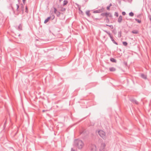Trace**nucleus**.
I'll use <instances>...</instances> for the list:
<instances>
[{
    "label": "nucleus",
    "instance_id": "nucleus-30",
    "mask_svg": "<svg viewBox=\"0 0 151 151\" xmlns=\"http://www.w3.org/2000/svg\"><path fill=\"white\" fill-rule=\"evenodd\" d=\"M97 20H100V19L98 18H95L94 19V21H96Z\"/></svg>",
    "mask_w": 151,
    "mask_h": 151
},
{
    "label": "nucleus",
    "instance_id": "nucleus-26",
    "mask_svg": "<svg viewBox=\"0 0 151 151\" xmlns=\"http://www.w3.org/2000/svg\"><path fill=\"white\" fill-rule=\"evenodd\" d=\"M114 16L118 17L119 16L118 13L117 12H115L114 13Z\"/></svg>",
    "mask_w": 151,
    "mask_h": 151
},
{
    "label": "nucleus",
    "instance_id": "nucleus-10",
    "mask_svg": "<svg viewBox=\"0 0 151 151\" xmlns=\"http://www.w3.org/2000/svg\"><path fill=\"white\" fill-rule=\"evenodd\" d=\"M141 77L145 79H146L147 78L146 76L144 74H142L141 75Z\"/></svg>",
    "mask_w": 151,
    "mask_h": 151
},
{
    "label": "nucleus",
    "instance_id": "nucleus-33",
    "mask_svg": "<svg viewBox=\"0 0 151 151\" xmlns=\"http://www.w3.org/2000/svg\"><path fill=\"white\" fill-rule=\"evenodd\" d=\"M109 17H112V15L109 13Z\"/></svg>",
    "mask_w": 151,
    "mask_h": 151
},
{
    "label": "nucleus",
    "instance_id": "nucleus-40",
    "mask_svg": "<svg viewBox=\"0 0 151 151\" xmlns=\"http://www.w3.org/2000/svg\"><path fill=\"white\" fill-rule=\"evenodd\" d=\"M88 0H85V1H86V2Z\"/></svg>",
    "mask_w": 151,
    "mask_h": 151
},
{
    "label": "nucleus",
    "instance_id": "nucleus-5",
    "mask_svg": "<svg viewBox=\"0 0 151 151\" xmlns=\"http://www.w3.org/2000/svg\"><path fill=\"white\" fill-rule=\"evenodd\" d=\"M91 151H96V146L95 145H92L91 146Z\"/></svg>",
    "mask_w": 151,
    "mask_h": 151
},
{
    "label": "nucleus",
    "instance_id": "nucleus-29",
    "mask_svg": "<svg viewBox=\"0 0 151 151\" xmlns=\"http://www.w3.org/2000/svg\"><path fill=\"white\" fill-rule=\"evenodd\" d=\"M25 12H26L27 13L28 12V10H27V6H26V7Z\"/></svg>",
    "mask_w": 151,
    "mask_h": 151
},
{
    "label": "nucleus",
    "instance_id": "nucleus-32",
    "mask_svg": "<svg viewBox=\"0 0 151 151\" xmlns=\"http://www.w3.org/2000/svg\"><path fill=\"white\" fill-rule=\"evenodd\" d=\"M122 14L123 15H125L126 14V13L124 12H122Z\"/></svg>",
    "mask_w": 151,
    "mask_h": 151
},
{
    "label": "nucleus",
    "instance_id": "nucleus-16",
    "mask_svg": "<svg viewBox=\"0 0 151 151\" xmlns=\"http://www.w3.org/2000/svg\"><path fill=\"white\" fill-rule=\"evenodd\" d=\"M110 61L113 63H116V60L114 58H111L110 59Z\"/></svg>",
    "mask_w": 151,
    "mask_h": 151
},
{
    "label": "nucleus",
    "instance_id": "nucleus-19",
    "mask_svg": "<svg viewBox=\"0 0 151 151\" xmlns=\"http://www.w3.org/2000/svg\"><path fill=\"white\" fill-rule=\"evenodd\" d=\"M105 20L106 21V22L107 23H109V20L108 17H106L105 19Z\"/></svg>",
    "mask_w": 151,
    "mask_h": 151
},
{
    "label": "nucleus",
    "instance_id": "nucleus-2",
    "mask_svg": "<svg viewBox=\"0 0 151 151\" xmlns=\"http://www.w3.org/2000/svg\"><path fill=\"white\" fill-rule=\"evenodd\" d=\"M104 32H105L107 34H108V35L109 36V37H110L111 40L112 41V42H113V43H114L116 45H118L117 43L115 41V40H114V39H113L112 35L109 32H108L106 30H104Z\"/></svg>",
    "mask_w": 151,
    "mask_h": 151
},
{
    "label": "nucleus",
    "instance_id": "nucleus-1",
    "mask_svg": "<svg viewBox=\"0 0 151 151\" xmlns=\"http://www.w3.org/2000/svg\"><path fill=\"white\" fill-rule=\"evenodd\" d=\"M84 145V143L81 140L76 139L74 141L73 145L79 149H81L83 147Z\"/></svg>",
    "mask_w": 151,
    "mask_h": 151
},
{
    "label": "nucleus",
    "instance_id": "nucleus-13",
    "mask_svg": "<svg viewBox=\"0 0 151 151\" xmlns=\"http://www.w3.org/2000/svg\"><path fill=\"white\" fill-rule=\"evenodd\" d=\"M109 70L111 71H115L116 69L114 67H111L109 68Z\"/></svg>",
    "mask_w": 151,
    "mask_h": 151
},
{
    "label": "nucleus",
    "instance_id": "nucleus-24",
    "mask_svg": "<svg viewBox=\"0 0 151 151\" xmlns=\"http://www.w3.org/2000/svg\"><path fill=\"white\" fill-rule=\"evenodd\" d=\"M135 20L136 21H137V22H138L139 23H140L141 22V20H140L139 19H135Z\"/></svg>",
    "mask_w": 151,
    "mask_h": 151
},
{
    "label": "nucleus",
    "instance_id": "nucleus-36",
    "mask_svg": "<svg viewBox=\"0 0 151 151\" xmlns=\"http://www.w3.org/2000/svg\"><path fill=\"white\" fill-rule=\"evenodd\" d=\"M22 1L23 3H24L25 1V0H22Z\"/></svg>",
    "mask_w": 151,
    "mask_h": 151
},
{
    "label": "nucleus",
    "instance_id": "nucleus-12",
    "mask_svg": "<svg viewBox=\"0 0 151 151\" xmlns=\"http://www.w3.org/2000/svg\"><path fill=\"white\" fill-rule=\"evenodd\" d=\"M50 17H48L47 18V19H46L44 21V23H47L49 20L50 19Z\"/></svg>",
    "mask_w": 151,
    "mask_h": 151
},
{
    "label": "nucleus",
    "instance_id": "nucleus-18",
    "mask_svg": "<svg viewBox=\"0 0 151 151\" xmlns=\"http://www.w3.org/2000/svg\"><path fill=\"white\" fill-rule=\"evenodd\" d=\"M68 2L67 1L65 0H64L63 1V5L64 6V5H66V4H67L68 3Z\"/></svg>",
    "mask_w": 151,
    "mask_h": 151
},
{
    "label": "nucleus",
    "instance_id": "nucleus-8",
    "mask_svg": "<svg viewBox=\"0 0 151 151\" xmlns=\"http://www.w3.org/2000/svg\"><path fill=\"white\" fill-rule=\"evenodd\" d=\"M106 146V144L104 143H101V149L102 150H103L104 149V147Z\"/></svg>",
    "mask_w": 151,
    "mask_h": 151
},
{
    "label": "nucleus",
    "instance_id": "nucleus-9",
    "mask_svg": "<svg viewBox=\"0 0 151 151\" xmlns=\"http://www.w3.org/2000/svg\"><path fill=\"white\" fill-rule=\"evenodd\" d=\"M130 101L132 103H135L136 104H138V102L136 100H134V99H131Z\"/></svg>",
    "mask_w": 151,
    "mask_h": 151
},
{
    "label": "nucleus",
    "instance_id": "nucleus-20",
    "mask_svg": "<svg viewBox=\"0 0 151 151\" xmlns=\"http://www.w3.org/2000/svg\"><path fill=\"white\" fill-rule=\"evenodd\" d=\"M122 32L121 31L119 32H118V37H120L121 36Z\"/></svg>",
    "mask_w": 151,
    "mask_h": 151
},
{
    "label": "nucleus",
    "instance_id": "nucleus-35",
    "mask_svg": "<svg viewBox=\"0 0 151 151\" xmlns=\"http://www.w3.org/2000/svg\"><path fill=\"white\" fill-rule=\"evenodd\" d=\"M71 151H75V150L74 149H73V148H72Z\"/></svg>",
    "mask_w": 151,
    "mask_h": 151
},
{
    "label": "nucleus",
    "instance_id": "nucleus-14",
    "mask_svg": "<svg viewBox=\"0 0 151 151\" xmlns=\"http://www.w3.org/2000/svg\"><path fill=\"white\" fill-rule=\"evenodd\" d=\"M132 32L133 33V34H138V32L137 30H133V31H132Z\"/></svg>",
    "mask_w": 151,
    "mask_h": 151
},
{
    "label": "nucleus",
    "instance_id": "nucleus-34",
    "mask_svg": "<svg viewBox=\"0 0 151 151\" xmlns=\"http://www.w3.org/2000/svg\"><path fill=\"white\" fill-rule=\"evenodd\" d=\"M52 19H53L55 18V16L54 15H52Z\"/></svg>",
    "mask_w": 151,
    "mask_h": 151
},
{
    "label": "nucleus",
    "instance_id": "nucleus-7",
    "mask_svg": "<svg viewBox=\"0 0 151 151\" xmlns=\"http://www.w3.org/2000/svg\"><path fill=\"white\" fill-rule=\"evenodd\" d=\"M122 17L121 15H120L118 19V22L119 23H120L122 22Z\"/></svg>",
    "mask_w": 151,
    "mask_h": 151
},
{
    "label": "nucleus",
    "instance_id": "nucleus-17",
    "mask_svg": "<svg viewBox=\"0 0 151 151\" xmlns=\"http://www.w3.org/2000/svg\"><path fill=\"white\" fill-rule=\"evenodd\" d=\"M22 29V26L21 24H20L18 27V29L19 30H21Z\"/></svg>",
    "mask_w": 151,
    "mask_h": 151
},
{
    "label": "nucleus",
    "instance_id": "nucleus-27",
    "mask_svg": "<svg viewBox=\"0 0 151 151\" xmlns=\"http://www.w3.org/2000/svg\"><path fill=\"white\" fill-rule=\"evenodd\" d=\"M21 8H22V13H23V12L24 11V6L22 5L21 6Z\"/></svg>",
    "mask_w": 151,
    "mask_h": 151
},
{
    "label": "nucleus",
    "instance_id": "nucleus-41",
    "mask_svg": "<svg viewBox=\"0 0 151 151\" xmlns=\"http://www.w3.org/2000/svg\"><path fill=\"white\" fill-rule=\"evenodd\" d=\"M45 110H43L42 111V112H45Z\"/></svg>",
    "mask_w": 151,
    "mask_h": 151
},
{
    "label": "nucleus",
    "instance_id": "nucleus-31",
    "mask_svg": "<svg viewBox=\"0 0 151 151\" xmlns=\"http://www.w3.org/2000/svg\"><path fill=\"white\" fill-rule=\"evenodd\" d=\"M110 6H108L107 7L106 9L107 10H109L110 9Z\"/></svg>",
    "mask_w": 151,
    "mask_h": 151
},
{
    "label": "nucleus",
    "instance_id": "nucleus-38",
    "mask_svg": "<svg viewBox=\"0 0 151 151\" xmlns=\"http://www.w3.org/2000/svg\"><path fill=\"white\" fill-rule=\"evenodd\" d=\"M63 0H59L60 2H61V1H63Z\"/></svg>",
    "mask_w": 151,
    "mask_h": 151
},
{
    "label": "nucleus",
    "instance_id": "nucleus-22",
    "mask_svg": "<svg viewBox=\"0 0 151 151\" xmlns=\"http://www.w3.org/2000/svg\"><path fill=\"white\" fill-rule=\"evenodd\" d=\"M55 14H56L57 16L59 17L60 16V12L58 11Z\"/></svg>",
    "mask_w": 151,
    "mask_h": 151
},
{
    "label": "nucleus",
    "instance_id": "nucleus-3",
    "mask_svg": "<svg viewBox=\"0 0 151 151\" xmlns=\"http://www.w3.org/2000/svg\"><path fill=\"white\" fill-rule=\"evenodd\" d=\"M99 135L102 138L104 139H106V136L105 135V132L102 130H100L98 132Z\"/></svg>",
    "mask_w": 151,
    "mask_h": 151
},
{
    "label": "nucleus",
    "instance_id": "nucleus-25",
    "mask_svg": "<svg viewBox=\"0 0 151 151\" xmlns=\"http://www.w3.org/2000/svg\"><path fill=\"white\" fill-rule=\"evenodd\" d=\"M129 15L130 16L132 17L134 16V13L132 12H131L129 13Z\"/></svg>",
    "mask_w": 151,
    "mask_h": 151
},
{
    "label": "nucleus",
    "instance_id": "nucleus-21",
    "mask_svg": "<svg viewBox=\"0 0 151 151\" xmlns=\"http://www.w3.org/2000/svg\"><path fill=\"white\" fill-rule=\"evenodd\" d=\"M106 26H108L110 27L111 28V29H113L114 28L113 26L112 25H108V24H106Z\"/></svg>",
    "mask_w": 151,
    "mask_h": 151
},
{
    "label": "nucleus",
    "instance_id": "nucleus-6",
    "mask_svg": "<svg viewBox=\"0 0 151 151\" xmlns=\"http://www.w3.org/2000/svg\"><path fill=\"white\" fill-rule=\"evenodd\" d=\"M109 13H101V16L103 17L105 16L106 17H108V16L109 15Z\"/></svg>",
    "mask_w": 151,
    "mask_h": 151
},
{
    "label": "nucleus",
    "instance_id": "nucleus-28",
    "mask_svg": "<svg viewBox=\"0 0 151 151\" xmlns=\"http://www.w3.org/2000/svg\"><path fill=\"white\" fill-rule=\"evenodd\" d=\"M54 13L55 14H56V12H58L57 11V9L55 8H54Z\"/></svg>",
    "mask_w": 151,
    "mask_h": 151
},
{
    "label": "nucleus",
    "instance_id": "nucleus-4",
    "mask_svg": "<svg viewBox=\"0 0 151 151\" xmlns=\"http://www.w3.org/2000/svg\"><path fill=\"white\" fill-rule=\"evenodd\" d=\"M104 10V9L103 8H102L101 9H99L96 10H95L93 12V13H100L103 12Z\"/></svg>",
    "mask_w": 151,
    "mask_h": 151
},
{
    "label": "nucleus",
    "instance_id": "nucleus-37",
    "mask_svg": "<svg viewBox=\"0 0 151 151\" xmlns=\"http://www.w3.org/2000/svg\"><path fill=\"white\" fill-rule=\"evenodd\" d=\"M112 5V4H110L109 6H110V7Z\"/></svg>",
    "mask_w": 151,
    "mask_h": 151
},
{
    "label": "nucleus",
    "instance_id": "nucleus-15",
    "mask_svg": "<svg viewBox=\"0 0 151 151\" xmlns=\"http://www.w3.org/2000/svg\"><path fill=\"white\" fill-rule=\"evenodd\" d=\"M17 6V9H16V11L17 12V14H19V6L18 4H16Z\"/></svg>",
    "mask_w": 151,
    "mask_h": 151
},
{
    "label": "nucleus",
    "instance_id": "nucleus-23",
    "mask_svg": "<svg viewBox=\"0 0 151 151\" xmlns=\"http://www.w3.org/2000/svg\"><path fill=\"white\" fill-rule=\"evenodd\" d=\"M123 45L125 46H127V43L126 42H123Z\"/></svg>",
    "mask_w": 151,
    "mask_h": 151
},
{
    "label": "nucleus",
    "instance_id": "nucleus-39",
    "mask_svg": "<svg viewBox=\"0 0 151 151\" xmlns=\"http://www.w3.org/2000/svg\"><path fill=\"white\" fill-rule=\"evenodd\" d=\"M150 21L151 22V17H150Z\"/></svg>",
    "mask_w": 151,
    "mask_h": 151
},
{
    "label": "nucleus",
    "instance_id": "nucleus-11",
    "mask_svg": "<svg viewBox=\"0 0 151 151\" xmlns=\"http://www.w3.org/2000/svg\"><path fill=\"white\" fill-rule=\"evenodd\" d=\"M86 14L88 17H90L91 16V14L89 11H87L86 12Z\"/></svg>",
    "mask_w": 151,
    "mask_h": 151
}]
</instances>
